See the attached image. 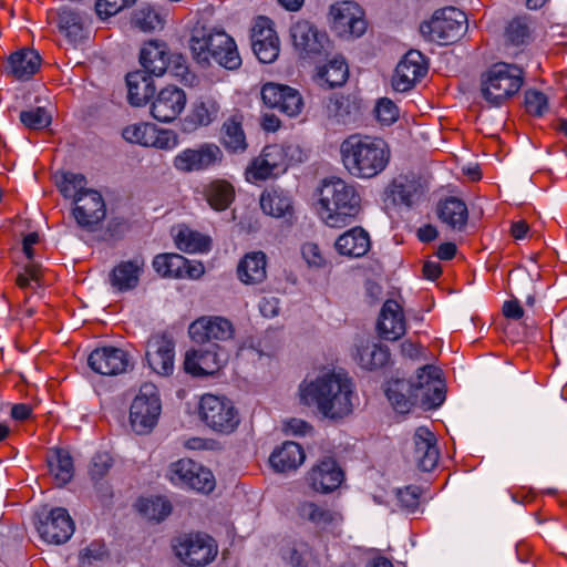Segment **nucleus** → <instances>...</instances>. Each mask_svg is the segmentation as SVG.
<instances>
[{
    "mask_svg": "<svg viewBox=\"0 0 567 567\" xmlns=\"http://www.w3.org/2000/svg\"><path fill=\"white\" fill-rule=\"evenodd\" d=\"M341 159L348 173L357 178L370 179L389 165L391 150L380 137L352 134L340 146Z\"/></svg>",
    "mask_w": 567,
    "mask_h": 567,
    "instance_id": "obj_4",
    "label": "nucleus"
},
{
    "mask_svg": "<svg viewBox=\"0 0 567 567\" xmlns=\"http://www.w3.org/2000/svg\"><path fill=\"white\" fill-rule=\"evenodd\" d=\"M529 30L526 21L522 18H516L509 22L506 28L505 37L514 45H519L528 38Z\"/></svg>",
    "mask_w": 567,
    "mask_h": 567,
    "instance_id": "obj_55",
    "label": "nucleus"
},
{
    "mask_svg": "<svg viewBox=\"0 0 567 567\" xmlns=\"http://www.w3.org/2000/svg\"><path fill=\"white\" fill-rule=\"evenodd\" d=\"M333 27L340 32H349L360 37L367 29V22L362 18L361 8L352 1L337 2L330 8Z\"/></svg>",
    "mask_w": 567,
    "mask_h": 567,
    "instance_id": "obj_26",
    "label": "nucleus"
},
{
    "mask_svg": "<svg viewBox=\"0 0 567 567\" xmlns=\"http://www.w3.org/2000/svg\"><path fill=\"white\" fill-rule=\"evenodd\" d=\"M355 359L361 368L375 370L388 363L390 352L384 346L367 342L358 347Z\"/></svg>",
    "mask_w": 567,
    "mask_h": 567,
    "instance_id": "obj_44",
    "label": "nucleus"
},
{
    "mask_svg": "<svg viewBox=\"0 0 567 567\" xmlns=\"http://www.w3.org/2000/svg\"><path fill=\"white\" fill-rule=\"evenodd\" d=\"M414 450L412 458L423 472L432 471L439 461V450L434 434L424 426L416 429L413 436Z\"/></svg>",
    "mask_w": 567,
    "mask_h": 567,
    "instance_id": "obj_27",
    "label": "nucleus"
},
{
    "mask_svg": "<svg viewBox=\"0 0 567 567\" xmlns=\"http://www.w3.org/2000/svg\"><path fill=\"white\" fill-rule=\"evenodd\" d=\"M11 73L19 80H27L40 68L41 58L31 49H24L12 53L9 58Z\"/></svg>",
    "mask_w": 567,
    "mask_h": 567,
    "instance_id": "obj_41",
    "label": "nucleus"
},
{
    "mask_svg": "<svg viewBox=\"0 0 567 567\" xmlns=\"http://www.w3.org/2000/svg\"><path fill=\"white\" fill-rule=\"evenodd\" d=\"M466 14L454 8L445 7L436 10L430 21L420 25V32L430 41L451 44L457 41L467 28Z\"/></svg>",
    "mask_w": 567,
    "mask_h": 567,
    "instance_id": "obj_8",
    "label": "nucleus"
},
{
    "mask_svg": "<svg viewBox=\"0 0 567 567\" xmlns=\"http://www.w3.org/2000/svg\"><path fill=\"white\" fill-rule=\"evenodd\" d=\"M169 48L166 42L151 40L146 42L140 52L142 71L154 76H162L169 68Z\"/></svg>",
    "mask_w": 567,
    "mask_h": 567,
    "instance_id": "obj_29",
    "label": "nucleus"
},
{
    "mask_svg": "<svg viewBox=\"0 0 567 567\" xmlns=\"http://www.w3.org/2000/svg\"><path fill=\"white\" fill-rule=\"evenodd\" d=\"M40 280V267L34 262H30L24 267V272L17 276V285L24 289L29 287L30 281L39 282Z\"/></svg>",
    "mask_w": 567,
    "mask_h": 567,
    "instance_id": "obj_62",
    "label": "nucleus"
},
{
    "mask_svg": "<svg viewBox=\"0 0 567 567\" xmlns=\"http://www.w3.org/2000/svg\"><path fill=\"white\" fill-rule=\"evenodd\" d=\"M21 123L30 130H42L50 125L51 114L44 107H31L20 113Z\"/></svg>",
    "mask_w": 567,
    "mask_h": 567,
    "instance_id": "obj_51",
    "label": "nucleus"
},
{
    "mask_svg": "<svg viewBox=\"0 0 567 567\" xmlns=\"http://www.w3.org/2000/svg\"><path fill=\"white\" fill-rule=\"evenodd\" d=\"M86 177L82 174L66 172L58 184L61 194L65 198H72L73 216L78 225L89 231L105 218L106 208L102 195L92 188H87Z\"/></svg>",
    "mask_w": 567,
    "mask_h": 567,
    "instance_id": "obj_6",
    "label": "nucleus"
},
{
    "mask_svg": "<svg viewBox=\"0 0 567 567\" xmlns=\"http://www.w3.org/2000/svg\"><path fill=\"white\" fill-rule=\"evenodd\" d=\"M371 246L369 234L361 227H354L336 241V249L339 254L348 257L359 258L364 256Z\"/></svg>",
    "mask_w": 567,
    "mask_h": 567,
    "instance_id": "obj_36",
    "label": "nucleus"
},
{
    "mask_svg": "<svg viewBox=\"0 0 567 567\" xmlns=\"http://www.w3.org/2000/svg\"><path fill=\"white\" fill-rule=\"evenodd\" d=\"M37 529L47 543L61 545L73 535L74 522L65 508L55 507L43 517H39Z\"/></svg>",
    "mask_w": 567,
    "mask_h": 567,
    "instance_id": "obj_18",
    "label": "nucleus"
},
{
    "mask_svg": "<svg viewBox=\"0 0 567 567\" xmlns=\"http://www.w3.org/2000/svg\"><path fill=\"white\" fill-rule=\"evenodd\" d=\"M260 207L269 216L279 218L292 215V200L281 188L266 189L260 196Z\"/></svg>",
    "mask_w": 567,
    "mask_h": 567,
    "instance_id": "obj_40",
    "label": "nucleus"
},
{
    "mask_svg": "<svg viewBox=\"0 0 567 567\" xmlns=\"http://www.w3.org/2000/svg\"><path fill=\"white\" fill-rule=\"evenodd\" d=\"M154 134V124L135 123L123 128L122 136L125 141L147 147L150 138Z\"/></svg>",
    "mask_w": 567,
    "mask_h": 567,
    "instance_id": "obj_50",
    "label": "nucleus"
},
{
    "mask_svg": "<svg viewBox=\"0 0 567 567\" xmlns=\"http://www.w3.org/2000/svg\"><path fill=\"white\" fill-rule=\"evenodd\" d=\"M348 75V65L342 56H334L327 64L319 66L317 72L319 83L327 84L329 89L341 86Z\"/></svg>",
    "mask_w": 567,
    "mask_h": 567,
    "instance_id": "obj_43",
    "label": "nucleus"
},
{
    "mask_svg": "<svg viewBox=\"0 0 567 567\" xmlns=\"http://www.w3.org/2000/svg\"><path fill=\"white\" fill-rule=\"evenodd\" d=\"M266 255L262 251L247 254L238 264L237 274L246 285L260 284L266 279Z\"/></svg>",
    "mask_w": 567,
    "mask_h": 567,
    "instance_id": "obj_39",
    "label": "nucleus"
},
{
    "mask_svg": "<svg viewBox=\"0 0 567 567\" xmlns=\"http://www.w3.org/2000/svg\"><path fill=\"white\" fill-rule=\"evenodd\" d=\"M175 342L167 334H155L147 341L148 365L159 375H171L174 371Z\"/></svg>",
    "mask_w": 567,
    "mask_h": 567,
    "instance_id": "obj_24",
    "label": "nucleus"
},
{
    "mask_svg": "<svg viewBox=\"0 0 567 567\" xmlns=\"http://www.w3.org/2000/svg\"><path fill=\"white\" fill-rule=\"evenodd\" d=\"M127 99L131 105L141 106L154 96L155 85L152 74L137 70L126 75Z\"/></svg>",
    "mask_w": 567,
    "mask_h": 567,
    "instance_id": "obj_35",
    "label": "nucleus"
},
{
    "mask_svg": "<svg viewBox=\"0 0 567 567\" xmlns=\"http://www.w3.org/2000/svg\"><path fill=\"white\" fill-rule=\"evenodd\" d=\"M243 123L244 115L239 112H235L221 124L219 142L228 153L241 154L246 152L248 147Z\"/></svg>",
    "mask_w": 567,
    "mask_h": 567,
    "instance_id": "obj_30",
    "label": "nucleus"
},
{
    "mask_svg": "<svg viewBox=\"0 0 567 567\" xmlns=\"http://www.w3.org/2000/svg\"><path fill=\"white\" fill-rule=\"evenodd\" d=\"M173 548L181 561L190 567L206 566L218 554V546L215 539L199 532L187 533L176 537Z\"/></svg>",
    "mask_w": 567,
    "mask_h": 567,
    "instance_id": "obj_11",
    "label": "nucleus"
},
{
    "mask_svg": "<svg viewBox=\"0 0 567 567\" xmlns=\"http://www.w3.org/2000/svg\"><path fill=\"white\" fill-rule=\"evenodd\" d=\"M178 142V135L173 130L158 128L154 125V134H152L147 147L169 151L175 148Z\"/></svg>",
    "mask_w": 567,
    "mask_h": 567,
    "instance_id": "obj_53",
    "label": "nucleus"
},
{
    "mask_svg": "<svg viewBox=\"0 0 567 567\" xmlns=\"http://www.w3.org/2000/svg\"><path fill=\"white\" fill-rule=\"evenodd\" d=\"M173 75L181 78L183 81H187L188 78H193L187 66V59L177 52H169V68Z\"/></svg>",
    "mask_w": 567,
    "mask_h": 567,
    "instance_id": "obj_61",
    "label": "nucleus"
},
{
    "mask_svg": "<svg viewBox=\"0 0 567 567\" xmlns=\"http://www.w3.org/2000/svg\"><path fill=\"white\" fill-rule=\"evenodd\" d=\"M421 194V184L414 177L399 175L385 189V196L394 205L411 207Z\"/></svg>",
    "mask_w": 567,
    "mask_h": 567,
    "instance_id": "obj_34",
    "label": "nucleus"
},
{
    "mask_svg": "<svg viewBox=\"0 0 567 567\" xmlns=\"http://www.w3.org/2000/svg\"><path fill=\"white\" fill-rule=\"evenodd\" d=\"M224 157L217 144L206 142L179 152L173 159V166L181 173L203 172L221 165Z\"/></svg>",
    "mask_w": 567,
    "mask_h": 567,
    "instance_id": "obj_14",
    "label": "nucleus"
},
{
    "mask_svg": "<svg viewBox=\"0 0 567 567\" xmlns=\"http://www.w3.org/2000/svg\"><path fill=\"white\" fill-rule=\"evenodd\" d=\"M385 395L399 413H408L412 406L423 410L439 408L445 400L444 385L439 370L432 365L419 369L415 380L395 379L388 382Z\"/></svg>",
    "mask_w": 567,
    "mask_h": 567,
    "instance_id": "obj_2",
    "label": "nucleus"
},
{
    "mask_svg": "<svg viewBox=\"0 0 567 567\" xmlns=\"http://www.w3.org/2000/svg\"><path fill=\"white\" fill-rule=\"evenodd\" d=\"M300 153L296 145H268L247 168L248 179L264 181L287 171L295 153Z\"/></svg>",
    "mask_w": 567,
    "mask_h": 567,
    "instance_id": "obj_12",
    "label": "nucleus"
},
{
    "mask_svg": "<svg viewBox=\"0 0 567 567\" xmlns=\"http://www.w3.org/2000/svg\"><path fill=\"white\" fill-rule=\"evenodd\" d=\"M427 73L425 56L416 50H410L399 62L392 76V86L396 92H408Z\"/></svg>",
    "mask_w": 567,
    "mask_h": 567,
    "instance_id": "obj_21",
    "label": "nucleus"
},
{
    "mask_svg": "<svg viewBox=\"0 0 567 567\" xmlns=\"http://www.w3.org/2000/svg\"><path fill=\"white\" fill-rule=\"evenodd\" d=\"M162 411L159 393L153 383L141 385L130 408V423L136 434H147L156 426Z\"/></svg>",
    "mask_w": 567,
    "mask_h": 567,
    "instance_id": "obj_10",
    "label": "nucleus"
},
{
    "mask_svg": "<svg viewBox=\"0 0 567 567\" xmlns=\"http://www.w3.org/2000/svg\"><path fill=\"white\" fill-rule=\"evenodd\" d=\"M188 48L193 60L203 68L217 64L228 71H236L243 64L234 38L224 29L200 20L190 29Z\"/></svg>",
    "mask_w": 567,
    "mask_h": 567,
    "instance_id": "obj_3",
    "label": "nucleus"
},
{
    "mask_svg": "<svg viewBox=\"0 0 567 567\" xmlns=\"http://www.w3.org/2000/svg\"><path fill=\"white\" fill-rule=\"evenodd\" d=\"M204 196L213 209L225 210L235 198V189L229 182L216 179L205 186Z\"/></svg>",
    "mask_w": 567,
    "mask_h": 567,
    "instance_id": "obj_42",
    "label": "nucleus"
},
{
    "mask_svg": "<svg viewBox=\"0 0 567 567\" xmlns=\"http://www.w3.org/2000/svg\"><path fill=\"white\" fill-rule=\"evenodd\" d=\"M167 477L175 485L205 494L210 493L215 487V477L210 470L190 458H182L172 463L167 471Z\"/></svg>",
    "mask_w": 567,
    "mask_h": 567,
    "instance_id": "obj_13",
    "label": "nucleus"
},
{
    "mask_svg": "<svg viewBox=\"0 0 567 567\" xmlns=\"http://www.w3.org/2000/svg\"><path fill=\"white\" fill-rule=\"evenodd\" d=\"M290 34L295 49L303 59H316L329 52L330 40L327 33L310 21H297L292 24Z\"/></svg>",
    "mask_w": 567,
    "mask_h": 567,
    "instance_id": "obj_15",
    "label": "nucleus"
},
{
    "mask_svg": "<svg viewBox=\"0 0 567 567\" xmlns=\"http://www.w3.org/2000/svg\"><path fill=\"white\" fill-rule=\"evenodd\" d=\"M220 111V97L217 94L207 93L198 96L183 118V131L193 133L200 127L209 126L218 118Z\"/></svg>",
    "mask_w": 567,
    "mask_h": 567,
    "instance_id": "obj_19",
    "label": "nucleus"
},
{
    "mask_svg": "<svg viewBox=\"0 0 567 567\" xmlns=\"http://www.w3.org/2000/svg\"><path fill=\"white\" fill-rule=\"evenodd\" d=\"M198 414L204 424L220 434H230L240 423L239 412L226 396L204 394L200 398Z\"/></svg>",
    "mask_w": 567,
    "mask_h": 567,
    "instance_id": "obj_9",
    "label": "nucleus"
},
{
    "mask_svg": "<svg viewBox=\"0 0 567 567\" xmlns=\"http://www.w3.org/2000/svg\"><path fill=\"white\" fill-rule=\"evenodd\" d=\"M175 243L179 250L194 254L206 252L210 248V238L186 226H181Z\"/></svg>",
    "mask_w": 567,
    "mask_h": 567,
    "instance_id": "obj_46",
    "label": "nucleus"
},
{
    "mask_svg": "<svg viewBox=\"0 0 567 567\" xmlns=\"http://www.w3.org/2000/svg\"><path fill=\"white\" fill-rule=\"evenodd\" d=\"M87 364L102 375H117L133 367L130 354L116 347L96 348L90 353Z\"/></svg>",
    "mask_w": 567,
    "mask_h": 567,
    "instance_id": "obj_20",
    "label": "nucleus"
},
{
    "mask_svg": "<svg viewBox=\"0 0 567 567\" xmlns=\"http://www.w3.org/2000/svg\"><path fill=\"white\" fill-rule=\"evenodd\" d=\"M187 259L178 254H161L153 260L154 270L163 277H184Z\"/></svg>",
    "mask_w": 567,
    "mask_h": 567,
    "instance_id": "obj_48",
    "label": "nucleus"
},
{
    "mask_svg": "<svg viewBox=\"0 0 567 567\" xmlns=\"http://www.w3.org/2000/svg\"><path fill=\"white\" fill-rule=\"evenodd\" d=\"M334 115L339 122L348 123L359 112V106L349 96H341L333 103Z\"/></svg>",
    "mask_w": 567,
    "mask_h": 567,
    "instance_id": "obj_57",
    "label": "nucleus"
},
{
    "mask_svg": "<svg viewBox=\"0 0 567 567\" xmlns=\"http://www.w3.org/2000/svg\"><path fill=\"white\" fill-rule=\"evenodd\" d=\"M186 105L184 90L176 86L162 89L151 104L152 116L164 123L174 121Z\"/></svg>",
    "mask_w": 567,
    "mask_h": 567,
    "instance_id": "obj_25",
    "label": "nucleus"
},
{
    "mask_svg": "<svg viewBox=\"0 0 567 567\" xmlns=\"http://www.w3.org/2000/svg\"><path fill=\"white\" fill-rule=\"evenodd\" d=\"M192 340L196 343H214L213 341H228L235 334L230 320L219 316H204L193 321L188 328Z\"/></svg>",
    "mask_w": 567,
    "mask_h": 567,
    "instance_id": "obj_17",
    "label": "nucleus"
},
{
    "mask_svg": "<svg viewBox=\"0 0 567 567\" xmlns=\"http://www.w3.org/2000/svg\"><path fill=\"white\" fill-rule=\"evenodd\" d=\"M302 404L313 409L321 417L340 422L354 409V385L346 373L326 371L299 385Z\"/></svg>",
    "mask_w": 567,
    "mask_h": 567,
    "instance_id": "obj_1",
    "label": "nucleus"
},
{
    "mask_svg": "<svg viewBox=\"0 0 567 567\" xmlns=\"http://www.w3.org/2000/svg\"><path fill=\"white\" fill-rule=\"evenodd\" d=\"M308 480L315 491L327 493L340 486L343 473L337 462L328 457L311 470Z\"/></svg>",
    "mask_w": 567,
    "mask_h": 567,
    "instance_id": "obj_32",
    "label": "nucleus"
},
{
    "mask_svg": "<svg viewBox=\"0 0 567 567\" xmlns=\"http://www.w3.org/2000/svg\"><path fill=\"white\" fill-rule=\"evenodd\" d=\"M436 213L440 220L452 229L463 230L467 224V206L457 197L451 196L440 200Z\"/></svg>",
    "mask_w": 567,
    "mask_h": 567,
    "instance_id": "obj_37",
    "label": "nucleus"
},
{
    "mask_svg": "<svg viewBox=\"0 0 567 567\" xmlns=\"http://www.w3.org/2000/svg\"><path fill=\"white\" fill-rule=\"evenodd\" d=\"M421 491L417 486H408L398 491V501L402 508L413 513L420 505Z\"/></svg>",
    "mask_w": 567,
    "mask_h": 567,
    "instance_id": "obj_59",
    "label": "nucleus"
},
{
    "mask_svg": "<svg viewBox=\"0 0 567 567\" xmlns=\"http://www.w3.org/2000/svg\"><path fill=\"white\" fill-rule=\"evenodd\" d=\"M133 21L143 31H152L162 27L161 16L148 4L142 6L135 11Z\"/></svg>",
    "mask_w": 567,
    "mask_h": 567,
    "instance_id": "obj_52",
    "label": "nucleus"
},
{
    "mask_svg": "<svg viewBox=\"0 0 567 567\" xmlns=\"http://www.w3.org/2000/svg\"><path fill=\"white\" fill-rule=\"evenodd\" d=\"M305 457L306 455L300 444L287 441L271 453L269 462L275 471L285 473L300 466Z\"/></svg>",
    "mask_w": 567,
    "mask_h": 567,
    "instance_id": "obj_38",
    "label": "nucleus"
},
{
    "mask_svg": "<svg viewBox=\"0 0 567 567\" xmlns=\"http://www.w3.org/2000/svg\"><path fill=\"white\" fill-rule=\"evenodd\" d=\"M144 267L145 259L142 256H135L131 260L121 261L110 274L111 286L120 292L135 289L140 284Z\"/></svg>",
    "mask_w": 567,
    "mask_h": 567,
    "instance_id": "obj_28",
    "label": "nucleus"
},
{
    "mask_svg": "<svg viewBox=\"0 0 567 567\" xmlns=\"http://www.w3.org/2000/svg\"><path fill=\"white\" fill-rule=\"evenodd\" d=\"M49 468L58 486L68 484L74 473L73 460L65 450H55L48 458Z\"/></svg>",
    "mask_w": 567,
    "mask_h": 567,
    "instance_id": "obj_47",
    "label": "nucleus"
},
{
    "mask_svg": "<svg viewBox=\"0 0 567 567\" xmlns=\"http://www.w3.org/2000/svg\"><path fill=\"white\" fill-rule=\"evenodd\" d=\"M262 102L271 109L288 116H297L303 107V101L298 90L278 83H266L261 87Z\"/></svg>",
    "mask_w": 567,
    "mask_h": 567,
    "instance_id": "obj_22",
    "label": "nucleus"
},
{
    "mask_svg": "<svg viewBox=\"0 0 567 567\" xmlns=\"http://www.w3.org/2000/svg\"><path fill=\"white\" fill-rule=\"evenodd\" d=\"M227 353L217 344L189 349L185 353L184 370L194 377L212 375L227 362Z\"/></svg>",
    "mask_w": 567,
    "mask_h": 567,
    "instance_id": "obj_16",
    "label": "nucleus"
},
{
    "mask_svg": "<svg viewBox=\"0 0 567 567\" xmlns=\"http://www.w3.org/2000/svg\"><path fill=\"white\" fill-rule=\"evenodd\" d=\"M302 256L310 266L320 267L324 262L319 247L313 243H307L302 246Z\"/></svg>",
    "mask_w": 567,
    "mask_h": 567,
    "instance_id": "obj_63",
    "label": "nucleus"
},
{
    "mask_svg": "<svg viewBox=\"0 0 567 567\" xmlns=\"http://www.w3.org/2000/svg\"><path fill=\"white\" fill-rule=\"evenodd\" d=\"M374 113L381 125L389 126L399 118V107L388 97H382L377 102Z\"/></svg>",
    "mask_w": 567,
    "mask_h": 567,
    "instance_id": "obj_54",
    "label": "nucleus"
},
{
    "mask_svg": "<svg viewBox=\"0 0 567 567\" xmlns=\"http://www.w3.org/2000/svg\"><path fill=\"white\" fill-rule=\"evenodd\" d=\"M135 0H97L95 11L101 18H109L128 7Z\"/></svg>",
    "mask_w": 567,
    "mask_h": 567,
    "instance_id": "obj_60",
    "label": "nucleus"
},
{
    "mask_svg": "<svg viewBox=\"0 0 567 567\" xmlns=\"http://www.w3.org/2000/svg\"><path fill=\"white\" fill-rule=\"evenodd\" d=\"M523 85V71L516 65L497 63L481 76V96L488 106H501Z\"/></svg>",
    "mask_w": 567,
    "mask_h": 567,
    "instance_id": "obj_7",
    "label": "nucleus"
},
{
    "mask_svg": "<svg viewBox=\"0 0 567 567\" xmlns=\"http://www.w3.org/2000/svg\"><path fill=\"white\" fill-rule=\"evenodd\" d=\"M113 461L107 453H99L93 456L90 465V476L93 481L102 480L112 467Z\"/></svg>",
    "mask_w": 567,
    "mask_h": 567,
    "instance_id": "obj_58",
    "label": "nucleus"
},
{
    "mask_svg": "<svg viewBox=\"0 0 567 567\" xmlns=\"http://www.w3.org/2000/svg\"><path fill=\"white\" fill-rule=\"evenodd\" d=\"M378 330L386 340H398L405 333L404 315L396 301L384 302L378 320Z\"/></svg>",
    "mask_w": 567,
    "mask_h": 567,
    "instance_id": "obj_31",
    "label": "nucleus"
},
{
    "mask_svg": "<svg viewBox=\"0 0 567 567\" xmlns=\"http://www.w3.org/2000/svg\"><path fill=\"white\" fill-rule=\"evenodd\" d=\"M526 111L534 116H542L548 109L547 97L539 91H527L525 93Z\"/></svg>",
    "mask_w": 567,
    "mask_h": 567,
    "instance_id": "obj_56",
    "label": "nucleus"
},
{
    "mask_svg": "<svg viewBox=\"0 0 567 567\" xmlns=\"http://www.w3.org/2000/svg\"><path fill=\"white\" fill-rule=\"evenodd\" d=\"M298 513L301 518L322 528L337 525L341 520V515L339 513L311 502L300 504Z\"/></svg>",
    "mask_w": 567,
    "mask_h": 567,
    "instance_id": "obj_45",
    "label": "nucleus"
},
{
    "mask_svg": "<svg viewBox=\"0 0 567 567\" xmlns=\"http://www.w3.org/2000/svg\"><path fill=\"white\" fill-rule=\"evenodd\" d=\"M140 509L147 518L161 522L171 514L172 505L163 497H155L143 499Z\"/></svg>",
    "mask_w": 567,
    "mask_h": 567,
    "instance_id": "obj_49",
    "label": "nucleus"
},
{
    "mask_svg": "<svg viewBox=\"0 0 567 567\" xmlns=\"http://www.w3.org/2000/svg\"><path fill=\"white\" fill-rule=\"evenodd\" d=\"M318 195L319 216L329 227H343L360 212V195L353 185L340 177L324 178Z\"/></svg>",
    "mask_w": 567,
    "mask_h": 567,
    "instance_id": "obj_5",
    "label": "nucleus"
},
{
    "mask_svg": "<svg viewBox=\"0 0 567 567\" xmlns=\"http://www.w3.org/2000/svg\"><path fill=\"white\" fill-rule=\"evenodd\" d=\"M251 47L257 59L262 63H271L278 58L280 44L270 19L259 17L256 20L252 27Z\"/></svg>",
    "mask_w": 567,
    "mask_h": 567,
    "instance_id": "obj_23",
    "label": "nucleus"
},
{
    "mask_svg": "<svg viewBox=\"0 0 567 567\" xmlns=\"http://www.w3.org/2000/svg\"><path fill=\"white\" fill-rule=\"evenodd\" d=\"M502 311L506 318L514 320H519L524 316V309L516 299L505 301Z\"/></svg>",
    "mask_w": 567,
    "mask_h": 567,
    "instance_id": "obj_64",
    "label": "nucleus"
},
{
    "mask_svg": "<svg viewBox=\"0 0 567 567\" xmlns=\"http://www.w3.org/2000/svg\"><path fill=\"white\" fill-rule=\"evenodd\" d=\"M90 22L89 16L75 9L63 7L59 10L60 32L72 43H79L87 37Z\"/></svg>",
    "mask_w": 567,
    "mask_h": 567,
    "instance_id": "obj_33",
    "label": "nucleus"
}]
</instances>
